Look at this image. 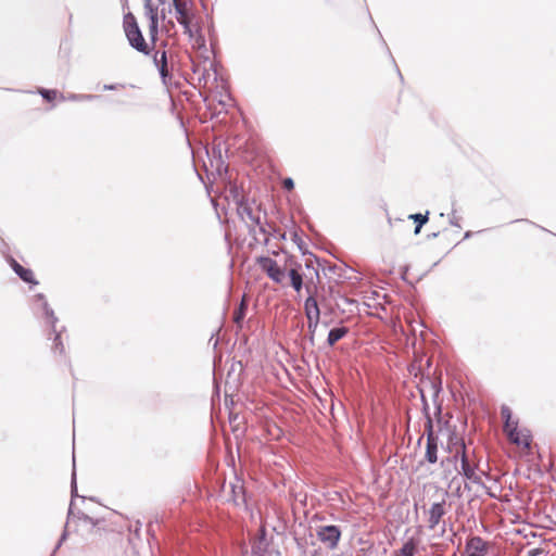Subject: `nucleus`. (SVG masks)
<instances>
[{
  "label": "nucleus",
  "instance_id": "obj_1",
  "mask_svg": "<svg viewBox=\"0 0 556 556\" xmlns=\"http://www.w3.org/2000/svg\"><path fill=\"white\" fill-rule=\"evenodd\" d=\"M123 27L127 41L134 50L147 56L152 54L153 48L147 43L137 18L131 12L124 15Z\"/></svg>",
  "mask_w": 556,
  "mask_h": 556
},
{
  "label": "nucleus",
  "instance_id": "obj_2",
  "mask_svg": "<svg viewBox=\"0 0 556 556\" xmlns=\"http://www.w3.org/2000/svg\"><path fill=\"white\" fill-rule=\"evenodd\" d=\"M460 460V468L457 469L458 473L462 475L466 480L485 488L481 477L477 475L478 464H471L469 460L468 450L465 444V442L460 443V450H457L455 454L452 457H447L446 459L442 460V465H444L445 462L457 464V460Z\"/></svg>",
  "mask_w": 556,
  "mask_h": 556
},
{
  "label": "nucleus",
  "instance_id": "obj_3",
  "mask_svg": "<svg viewBox=\"0 0 556 556\" xmlns=\"http://www.w3.org/2000/svg\"><path fill=\"white\" fill-rule=\"evenodd\" d=\"M341 535L342 530L337 525L319 526L316 529L317 539L331 551L338 547Z\"/></svg>",
  "mask_w": 556,
  "mask_h": 556
},
{
  "label": "nucleus",
  "instance_id": "obj_4",
  "mask_svg": "<svg viewBox=\"0 0 556 556\" xmlns=\"http://www.w3.org/2000/svg\"><path fill=\"white\" fill-rule=\"evenodd\" d=\"M33 309L36 314L41 313V317L50 328L56 326L59 318L43 293H37L33 296Z\"/></svg>",
  "mask_w": 556,
  "mask_h": 556
},
{
  "label": "nucleus",
  "instance_id": "obj_5",
  "mask_svg": "<svg viewBox=\"0 0 556 556\" xmlns=\"http://www.w3.org/2000/svg\"><path fill=\"white\" fill-rule=\"evenodd\" d=\"M256 263L274 282L281 283L283 281L286 268L280 267L274 258L262 255L256 258Z\"/></svg>",
  "mask_w": 556,
  "mask_h": 556
},
{
  "label": "nucleus",
  "instance_id": "obj_6",
  "mask_svg": "<svg viewBox=\"0 0 556 556\" xmlns=\"http://www.w3.org/2000/svg\"><path fill=\"white\" fill-rule=\"evenodd\" d=\"M271 540L267 536V530L262 525L255 536L251 539V556H270L269 546Z\"/></svg>",
  "mask_w": 556,
  "mask_h": 556
},
{
  "label": "nucleus",
  "instance_id": "obj_7",
  "mask_svg": "<svg viewBox=\"0 0 556 556\" xmlns=\"http://www.w3.org/2000/svg\"><path fill=\"white\" fill-rule=\"evenodd\" d=\"M4 258L14 274L25 283L29 285L31 289L39 285V281L35 278L34 271L30 268L22 266L12 255L4 254Z\"/></svg>",
  "mask_w": 556,
  "mask_h": 556
},
{
  "label": "nucleus",
  "instance_id": "obj_8",
  "mask_svg": "<svg viewBox=\"0 0 556 556\" xmlns=\"http://www.w3.org/2000/svg\"><path fill=\"white\" fill-rule=\"evenodd\" d=\"M153 63L157 68L162 83L169 85L173 79L172 68L168 66V59L166 50H157L153 53Z\"/></svg>",
  "mask_w": 556,
  "mask_h": 556
},
{
  "label": "nucleus",
  "instance_id": "obj_9",
  "mask_svg": "<svg viewBox=\"0 0 556 556\" xmlns=\"http://www.w3.org/2000/svg\"><path fill=\"white\" fill-rule=\"evenodd\" d=\"M206 154L210 161V166L213 168V170L218 175L222 176L223 174H227L228 165L226 164L225 160L223 159V151L220 143L213 144L211 150H206Z\"/></svg>",
  "mask_w": 556,
  "mask_h": 556
},
{
  "label": "nucleus",
  "instance_id": "obj_10",
  "mask_svg": "<svg viewBox=\"0 0 556 556\" xmlns=\"http://www.w3.org/2000/svg\"><path fill=\"white\" fill-rule=\"evenodd\" d=\"M305 290L308 294L306 300L304 301L305 316H311L312 318H320L321 312L319 308L317 295L313 293V289L308 283L305 286Z\"/></svg>",
  "mask_w": 556,
  "mask_h": 556
},
{
  "label": "nucleus",
  "instance_id": "obj_11",
  "mask_svg": "<svg viewBox=\"0 0 556 556\" xmlns=\"http://www.w3.org/2000/svg\"><path fill=\"white\" fill-rule=\"evenodd\" d=\"M193 74L198 75V84L199 86H206L208 83L213 72L214 80H217V70L216 64L214 62H210V67L202 66L201 64H192Z\"/></svg>",
  "mask_w": 556,
  "mask_h": 556
},
{
  "label": "nucleus",
  "instance_id": "obj_12",
  "mask_svg": "<svg viewBox=\"0 0 556 556\" xmlns=\"http://www.w3.org/2000/svg\"><path fill=\"white\" fill-rule=\"evenodd\" d=\"M231 502L236 506L244 505L247 507V491L243 482L236 478V482L230 483Z\"/></svg>",
  "mask_w": 556,
  "mask_h": 556
},
{
  "label": "nucleus",
  "instance_id": "obj_13",
  "mask_svg": "<svg viewBox=\"0 0 556 556\" xmlns=\"http://www.w3.org/2000/svg\"><path fill=\"white\" fill-rule=\"evenodd\" d=\"M445 515V501L435 502L429 509V528L434 529L439 525L441 518Z\"/></svg>",
  "mask_w": 556,
  "mask_h": 556
},
{
  "label": "nucleus",
  "instance_id": "obj_14",
  "mask_svg": "<svg viewBox=\"0 0 556 556\" xmlns=\"http://www.w3.org/2000/svg\"><path fill=\"white\" fill-rule=\"evenodd\" d=\"M350 332V329L346 326H343L340 321V325L337 327H333L329 330L326 344L329 348H332L336 345L337 342L345 338Z\"/></svg>",
  "mask_w": 556,
  "mask_h": 556
},
{
  "label": "nucleus",
  "instance_id": "obj_15",
  "mask_svg": "<svg viewBox=\"0 0 556 556\" xmlns=\"http://www.w3.org/2000/svg\"><path fill=\"white\" fill-rule=\"evenodd\" d=\"M229 197L232 199L237 207H241L249 202V199L244 194L243 188L238 186L236 182H231L228 188Z\"/></svg>",
  "mask_w": 556,
  "mask_h": 556
},
{
  "label": "nucleus",
  "instance_id": "obj_16",
  "mask_svg": "<svg viewBox=\"0 0 556 556\" xmlns=\"http://www.w3.org/2000/svg\"><path fill=\"white\" fill-rule=\"evenodd\" d=\"M431 388L433 390L432 401H433L434 406H435L434 417H435L437 424H442L443 407H442V403L438 402L439 395H440V393L442 391V383L441 382H431Z\"/></svg>",
  "mask_w": 556,
  "mask_h": 556
},
{
  "label": "nucleus",
  "instance_id": "obj_17",
  "mask_svg": "<svg viewBox=\"0 0 556 556\" xmlns=\"http://www.w3.org/2000/svg\"><path fill=\"white\" fill-rule=\"evenodd\" d=\"M237 213L242 220L244 219V217H247L254 225L261 226V217L253 213L251 204L249 202L242 205L241 207H237Z\"/></svg>",
  "mask_w": 556,
  "mask_h": 556
},
{
  "label": "nucleus",
  "instance_id": "obj_18",
  "mask_svg": "<svg viewBox=\"0 0 556 556\" xmlns=\"http://www.w3.org/2000/svg\"><path fill=\"white\" fill-rule=\"evenodd\" d=\"M438 447L439 441H426L425 459L429 464H435L438 462Z\"/></svg>",
  "mask_w": 556,
  "mask_h": 556
},
{
  "label": "nucleus",
  "instance_id": "obj_19",
  "mask_svg": "<svg viewBox=\"0 0 556 556\" xmlns=\"http://www.w3.org/2000/svg\"><path fill=\"white\" fill-rule=\"evenodd\" d=\"M508 425H504V431L508 438V440L514 444H519L520 441L518 439V419H511V422H507Z\"/></svg>",
  "mask_w": 556,
  "mask_h": 556
},
{
  "label": "nucleus",
  "instance_id": "obj_20",
  "mask_svg": "<svg viewBox=\"0 0 556 556\" xmlns=\"http://www.w3.org/2000/svg\"><path fill=\"white\" fill-rule=\"evenodd\" d=\"M100 98V96L91 93H68L66 97L61 94L62 100H67L72 102H90L98 100Z\"/></svg>",
  "mask_w": 556,
  "mask_h": 556
},
{
  "label": "nucleus",
  "instance_id": "obj_21",
  "mask_svg": "<svg viewBox=\"0 0 556 556\" xmlns=\"http://www.w3.org/2000/svg\"><path fill=\"white\" fill-rule=\"evenodd\" d=\"M50 329H51V332L53 333L52 351L54 353H59L61 355L64 354L65 353V348H64V344L62 342L61 336H62V331L65 330V327H62L61 330H58L56 326L54 328H50Z\"/></svg>",
  "mask_w": 556,
  "mask_h": 556
},
{
  "label": "nucleus",
  "instance_id": "obj_22",
  "mask_svg": "<svg viewBox=\"0 0 556 556\" xmlns=\"http://www.w3.org/2000/svg\"><path fill=\"white\" fill-rule=\"evenodd\" d=\"M288 276L290 278L291 287L294 289V291L300 292L304 285L303 276L300 270H298V268H290Z\"/></svg>",
  "mask_w": 556,
  "mask_h": 556
},
{
  "label": "nucleus",
  "instance_id": "obj_23",
  "mask_svg": "<svg viewBox=\"0 0 556 556\" xmlns=\"http://www.w3.org/2000/svg\"><path fill=\"white\" fill-rule=\"evenodd\" d=\"M76 497H80L83 501L87 498L86 496H81L78 494L75 453L73 452V469L71 475V501L74 502Z\"/></svg>",
  "mask_w": 556,
  "mask_h": 556
},
{
  "label": "nucleus",
  "instance_id": "obj_24",
  "mask_svg": "<svg viewBox=\"0 0 556 556\" xmlns=\"http://www.w3.org/2000/svg\"><path fill=\"white\" fill-rule=\"evenodd\" d=\"M143 2L144 13L149 20V24H152V22L159 24L160 17L157 7L153 5L152 0H143Z\"/></svg>",
  "mask_w": 556,
  "mask_h": 556
},
{
  "label": "nucleus",
  "instance_id": "obj_25",
  "mask_svg": "<svg viewBox=\"0 0 556 556\" xmlns=\"http://www.w3.org/2000/svg\"><path fill=\"white\" fill-rule=\"evenodd\" d=\"M248 311V303L242 300L238 307L233 312V323L237 325L238 328H242L243 320L245 318Z\"/></svg>",
  "mask_w": 556,
  "mask_h": 556
},
{
  "label": "nucleus",
  "instance_id": "obj_26",
  "mask_svg": "<svg viewBox=\"0 0 556 556\" xmlns=\"http://www.w3.org/2000/svg\"><path fill=\"white\" fill-rule=\"evenodd\" d=\"M417 553L415 542L410 539L403 543L402 547L394 553V556H414Z\"/></svg>",
  "mask_w": 556,
  "mask_h": 556
},
{
  "label": "nucleus",
  "instance_id": "obj_27",
  "mask_svg": "<svg viewBox=\"0 0 556 556\" xmlns=\"http://www.w3.org/2000/svg\"><path fill=\"white\" fill-rule=\"evenodd\" d=\"M307 318V329H308V342L311 346L315 345V332L317 330V327L320 323V318H312L311 316Z\"/></svg>",
  "mask_w": 556,
  "mask_h": 556
},
{
  "label": "nucleus",
  "instance_id": "obj_28",
  "mask_svg": "<svg viewBox=\"0 0 556 556\" xmlns=\"http://www.w3.org/2000/svg\"><path fill=\"white\" fill-rule=\"evenodd\" d=\"M518 439L520 441V443L518 444L519 446H522L526 450H529L531 447L532 434L529 429H527V428L519 429L518 430Z\"/></svg>",
  "mask_w": 556,
  "mask_h": 556
},
{
  "label": "nucleus",
  "instance_id": "obj_29",
  "mask_svg": "<svg viewBox=\"0 0 556 556\" xmlns=\"http://www.w3.org/2000/svg\"><path fill=\"white\" fill-rule=\"evenodd\" d=\"M324 263L327 264V267H323V271L325 275L333 274L337 275L339 278L346 279V276L344 275L345 268H342L336 264H331L328 261H324Z\"/></svg>",
  "mask_w": 556,
  "mask_h": 556
},
{
  "label": "nucleus",
  "instance_id": "obj_30",
  "mask_svg": "<svg viewBox=\"0 0 556 556\" xmlns=\"http://www.w3.org/2000/svg\"><path fill=\"white\" fill-rule=\"evenodd\" d=\"M462 442H465V441L457 437L456 431H450L448 440H447V451L450 453H452L454 448H455V452L457 450H460Z\"/></svg>",
  "mask_w": 556,
  "mask_h": 556
},
{
  "label": "nucleus",
  "instance_id": "obj_31",
  "mask_svg": "<svg viewBox=\"0 0 556 556\" xmlns=\"http://www.w3.org/2000/svg\"><path fill=\"white\" fill-rule=\"evenodd\" d=\"M429 211H426V213H414L408 216L410 220L414 222L416 226H425L429 220Z\"/></svg>",
  "mask_w": 556,
  "mask_h": 556
},
{
  "label": "nucleus",
  "instance_id": "obj_32",
  "mask_svg": "<svg viewBox=\"0 0 556 556\" xmlns=\"http://www.w3.org/2000/svg\"><path fill=\"white\" fill-rule=\"evenodd\" d=\"M425 433L427 437L426 441H439L438 434H435L433 430V420L432 418H428L425 424Z\"/></svg>",
  "mask_w": 556,
  "mask_h": 556
},
{
  "label": "nucleus",
  "instance_id": "obj_33",
  "mask_svg": "<svg viewBox=\"0 0 556 556\" xmlns=\"http://www.w3.org/2000/svg\"><path fill=\"white\" fill-rule=\"evenodd\" d=\"M238 370V378L236 380H239L240 376L244 372V365L241 361H233L230 368L227 372V378L230 379L232 375Z\"/></svg>",
  "mask_w": 556,
  "mask_h": 556
},
{
  "label": "nucleus",
  "instance_id": "obj_34",
  "mask_svg": "<svg viewBox=\"0 0 556 556\" xmlns=\"http://www.w3.org/2000/svg\"><path fill=\"white\" fill-rule=\"evenodd\" d=\"M291 239L298 245L299 250L303 255H309L311 252L306 249L305 242L300 237L298 230L293 231Z\"/></svg>",
  "mask_w": 556,
  "mask_h": 556
},
{
  "label": "nucleus",
  "instance_id": "obj_35",
  "mask_svg": "<svg viewBox=\"0 0 556 556\" xmlns=\"http://www.w3.org/2000/svg\"><path fill=\"white\" fill-rule=\"evenodd\" d=\"M38 93L47 102L54 101L58 96V91L55 89H47V88H38Z\"/></svg>",
  "mask_w": 556,
  "mask_h": 556
},
{
  "label": "nucleus",
  "instance_id": "obj_36",
  "mask_svg": "<svg viewBox=\"0 0 556 556\" xmlns=\"http://www.w3.org/2000/svg\"><path fill=\"white\" fill-rule=\"evenodd\" d=\"M175 9V13H176V18H177V22L179 23L180 21H184V20H188L189 16H188V11H187V3H182V4H176L174 7Z\"/></svg>",
  "mask_w": 556,
  "mask_h": 556
},
{
  "label": "nucleus",
  "instance_id": "obj_37",
  "mask_svg": "<svg viewBox=\"0 0 556 556\" xmlns=\"http://www.w3.org/2000/svg\"><path fill=\"white\" fill-rule=\"evenodd\" d=\"M74 505H75V504H74V502H73V501H71V502H70V506H68V510H67V520H68V522H70L71 520H73V521H75V520L80 521V520H81L83 515H85V513H84V511H81V510H79V509H78L77 511H75V510H74Z\"/></svg>",
  "mask_w": 556,
  "mask_h": 556
},
{
  "label": "nucleus",
  "instance_id": "obj_38",
  "mask_svg": "<svg viewBox=\"0 0 556 556\" xmlns=\"http://www.w3.org/2000/svg\"><path fill=\"white\" fill-rule=\"evenodd\" d=\"M149 38L153 48L159 39V24H155V22L149 24Z\"/></svg>",
  "mask_w": 556,
  "mask_h": 556
},
{
  "label": "nucleus",
  "instance_id": "obj_39",
  "mask_svg": "<svg viewBox=\"0 0 556 556\" xmlns=\"http://www.w3.org/2000/svg\"><path fill=\"white\" fill-rule=\"evenodd\" d=\"M501 416L504 425H508L507 422H511V419H514L511 409L505 404L501 407Z\"/></svg>",
  "mask_w": 556,
  "mask_h": 556
},
{
  "label": "nucleus",
  "instance_id": "obj_40",
  "mask_svg": "<svg viewBox=\"0 0 556 556\" xmlns=\"http://www.w3.org/2000/svg\"><path fill=\"white\" fill-rule=\"evenodd\" d=\"M313 293L317 295L318 304L326 305L327 303V292L325 287H321L320 291H318L317 287L314 286Z\"/></svg>",
  "mask_w": 556,
  "mask_h": 556
},
{
  "label": "nucleus",
  "instance_id": "obj_41",
  "mask_svg": "<svg viewBox=\"0 0 556 556\" xmlns=\"http://www.w3.org/2000/svg\"><path fill=\"white\" fill-rule=\"evenodd\" d=\"M266 225L271 229V232H269L268 236H271L280 240H286V233L280 232V230L269 222H266Z\"/></svg>",
  "mask_w": 556,
  "mask_h": 556
},
{
  "label": "nucleus",
  "instance_id": "obj_42",
  "mask_svg": "<svg viewBox=\"0 0 556 556\" xmlns=\"http://www.w3.org/2000/svg\"><path fill=\"white\" fill-rule=\"evenodd\" d=\"M421 404H422L421 410H422V415H424L425 419L428 420V418H432L430 415L429 403H428L422 391H421Z\"/></svg>",
  "mask_w": 556,
  "mask_h": 556
},
{
  "label": "nucleus",
  "instance_id": "obj_43",
  "mask_svg": "<svg viewBox=\"0 0 556 556\" xmlns=\"http://www.w3.org/2000/svg\"><path fill=\"white\" fill-rule=\"evenodd\" d=\"M336 299L342 301L343 304H345V305H356L357 304L356 300L351 299V298L346 296L345 294H342L341 292H337Z\"/></svg>",
  "mask_w": 556,
  "mask_h": 556
},
{
  "label": "nucleus",
  "instance_id": "obj_44",
  "mask_svg": "<svg viewBox=\"0 0 556 556\" xmlns=\"http://www.w3.org/2000/svg\"><path fill=\"white\" fill-rule=\"evenodd\" d=\"M281 186L285 191H292L294 189L295 184L291 177H286L283 178Z\"/></svg>",
  "mask_w": 556,
  "mask_h": 556
},
{
  "label": "nucleus",
  "instance_id": "obj_45",
  "mask_svg": "<svg viewBox=\"0 0 556 556\" xmlns=\"http://www.w3.org/2000/svg\"><path fill=\"white\" fill-rule=\"evenodd\" d=\"M179 24L184 27L185 34H187L189 37H193L190 17L188 20L180 21Z\"/></svg>",
  "mask_w": 556,
  "mask_h": 556
},
{
  "label": "nucleus",
  "instance_id": "obj_46",
  "mask_svg": "<svg viewBox=\"0 0 556 556\" xmlns=\"http://www.w3.org/2000/svg\"><path fill=\"white\" fill-rule=\"evenodd\" d=\"M438 432L441 434H443L444 431H447V433H450V431H455V428L452 429L448 420H445L444 418L442 419V424H438Z\"/></svg>",
  "mask_w": 556,
  "mask_h": 556
},
{
  "label": "nucleus",
  "instance_id": "obj_47",
  "mask_svg": "<svg viewBox=\"0 0 556 556\" xmlns=\"http://www.w3.org/2000/svg\"><path fill=\"white\" fill-rule=\"evenodd\" d=\"M288 265L290 266V268H298V270H300V269H301V264H299V263L296 262L295 257H294V256H292V255H288V256L286 257L285 266H288Z\"/></svg>",
  "mask_w": 556,
  "mask_h": 556
},
{
  "label": "nucleus",
  "instance_id": "obj_48",
  "mask_svg": "<svg viewBox=\"0 0 556 556\" xmlns=\"http://www.w3.org/2000/svg\"><path fill=\"white\" fill-rule=\"evenodd\" d=\"M314 262H315V261H314V258H312V257L309 256V258H307V260H306V262H305V267H306L307 269H313V270H314V274H315V276H316V278H317V281L319 282V279H320V277H319V271H318V269H317V268H315V267H314Z\"/></svg>",
  "mask_w": 556,
  "mask_h": 556
},
{
  "label": "nucleus",
  "instance_id": "obj_49",
  "mask_svg": "<svg viewBox=\"0 0 556 556\" xmlns=\"http://www.w3.org/2000/svg\"><path fill=\"white\" fill-rule=\"evenodd\" d=\"M545 551L542 547H533L527 551L526 556H543Z\"/></svg>",
  "mask_w": 556,
  "mask_h": 556
},
{
  "label": "nucleus",
  "instance_id": "obj_50",
  "mask_svg": "<svg viewBox=\"0 0 556 556\" xmlns=\"http://www.w3.org/2000/svg\"><path fill=\"white\" fill-rule=\"evenodd\" d=\"M103 522H104L103 518H93L92 517V521H89L87 525H90V531H93V529H96V528L99 529V526Z\"/></svg>",
  "mask_w": 556,
  "mask_h": 556
},
{
  "label": "nucleus",
  "instance_id": "obj_51",
  "mask_svg": "<svg viewBox=\"0 0 556 556\" xmlns=\"http://www.w3.org/2000/svg\"><path fill=\"white\" fill-rule=\"evenodd\" d=\"M121 87H124V85H122V84H104L103 87H102V90H104V91H114V90H117Z\"/></svg>",
  "mask_w": 556,
  "mask_h": 556
},
{
  "label": "nucleus",
  "instance_id": "obj_52",
  "mask_svg": "<svg viewBox=\"0 0 556 556\" xmlns=\"http://www.w3.org/2000/svg\"><path fill=\"white\" fill-rule=\"evenodd\" d=\"M67 529H68V520H66L64 529H63V531H62V533H61V535L59 538V541L61 543H64L67 540V538H68V530Z\"/></svg>",
  "mask_w": 556,
  "mask_h": 556
},
{
  "label": "nucleus",
  "instance_id": "obj_53",
  "mask_svg": "<svg viewBox=\"0 0 556 556\" xmlns=\"http://www.w3.org/2000/svg\"><path fill=\"white\" fill-rule=\"evenodd\" d=\"M456 210L453 208L450 217V225L460 228V225L458 223V218L455 216Z\"/></svg>",
  "mask_w": 556,
  "mask_h": 556
},
{
  "label": "nucleus",
  "instance_id": "obj_54",
  "mask_svg": "<svg viewBox=\"0 0 556 556\" xmlns=\"http://www.w3.org/2000/svg\"><path fill=\"white\" fill-rule=\"evenodd\" d=\"M309 256L312 258H314L315 263L317 264L318 268L320 267L323 269V267H327V264L324 263L325 260H320L319 257H317L316 255H314L313 253H309Z\"/></svg>",
  "mask_w": 556,
  "mask_h": 556
},
{
  "label": "nucleus",
  "instance_id": "obj_55",
  "mask_svg": "<svg viewBox=\"0 0 556 556\" xmlns=\"http://www.w3.org/2000/svg\"><path fill=\"white\" fill-rule=\"evenodd\" d=\"M387 51H388V53H389V55H390V58H391V60H392V62H393V64H394V66H395V68H396V72H397V74H399V77H400L401 79H403L402 73H401V72H400V70H399V67H397V65H396V63H395V60H394V58H393V56H392V54H391V51H390L389 47H387Z\"/></svg>",
  "mask_w": 556,
  "mask_h": 556
},
{
  "label": "nucleus",
  "instance_id": "obj_56",
  "mask_svg": "<svg viewBox=\"0 0 556 556\" xmlns=\"http://www.w3.org/2000/svg\"><path fill=\"white\" fill-rule=\"evenodd\" d=\"M294 541H295V543H296V547H298L299 549H301V551L305 552V547H304V544H303L302 540L295 536V538H294Z\"/></svg>",
  "mask_w": 556,
  "mask_h": 556
},
{
  "label": "nucleus",
  "instance_id": "obj_57",
  "mask_svg": "<svg viewBox=\"0 0 556 556\" xmlns=\"http://www.w3.org/2000/svg\"><path fill=\"white\" fill-rule=\"evenodd\" d=\"M326 292H328L329 296H333L336 299V295H337L338 291H336L332 286H329V288H328V290Z\"/></svg>",
  "mask_w": 556,
  "mask_h": 556
},
{
  "label": "nucleus",
  "instance_id": "obj_58",
  "mask_svg": "<svg viewBox=\"0 0 556 556\" xmlns=\"http://www.w3.org/2000/svg\"><path fill=\"white\" fill-rule=\"evenodd\" d=\"M248 232L251 237H253L254 240H257L256 239V236H255V228L253 226H248Z\"/></svg>",
  "mask_w": 556,
  "mask_h": 556
},
{
  "label": "nucleus",
  "instance_id": "obj_59",
  "mask_svg": "<svg viewBox=\"0 0 556 556\" xmlns=\"http://www.w3.org/2000/svg\"><path fill=\"white\" fill-rule=\"evenodd\" d=\"M62 544H63V543H61L60 541H58V543L55 544V546H54V548H53V551H52V553H51V555H50V556H55L56 552L61 548Z\"/></svg>",
  "mask_w": 556,
  "mask_h": 556
},
{
  "label": "nucleus",
  "instance_id": "obj_60",
  "mask_svg": "<svg viewBox=\"0 0 556 556\" xmlns=\"http://www.w3.org/2000/svg\"><path fill=\"white\" fill-rule=\"evenodd\" d=\"M80 521L87 525L89 521H92V517L87 515V514H85V515H83Z\"/></svg>",
  "mask_w": 556,
  "mask_h": 556
},
{
  "label": "nucleus",
  "instance_id": "obj_61",
  "mask_svg": "<svg viewBox=\"0 0 556 556\" xmlns=\"http://www.w3.org/2000/svg\"><path fill=\"white\" fill-rule=\"evenodd\" d=\"M265 226H267V225H266V223H265V224H263V223L261 222V226H258V231H260L261 233H263V235H268V232H267V230H266V227H265Z\"/></svg>",
  "mask_w": 556,
  "mask_h": 556
},
{
  "label": "nucleus",
  "instance_id": "obj_62",
  "mask_svg": "<svg viewBox=\"0 0 556 556\" xmlns=\"http://www.w3.org/2000/svg\"><path fill=\"white\" fill-rule=\"evenodd\" d=\"M439 235H440V231H435V232L428 233V235H427V239H428V240L435 239V238H438V237H439Z\"/></svg>",
  "mask_w": 556,
  "mask_h": 556
},
{
  "label": "nucleus",
  "instance_id": "obj_63",
  "mask_svg": "<svg viewBox=\"0 0 556 556\" xmlns=\"http://www.w3.org/2000/svg\"><path fill=\"white\" fill-rule=\"evenodd\" d=\"M319 324H320L323 327L327 328V327H329V326H330L331 320H326V319H324V320H320V323H319Z\"/></svg>",
  "mask_w": 556,
  "mask_h": 556
},
{
  "label": "nucleus",
  "instance_id": "obj_64",
  "mask_svg": "<svg viewBox=\"0 0 556 556\" xmlns=\"http://www.w3.org/2000/svg\"><path fill=\"white\" fill-rule=\"evenodd\" d=\"M198 41H199L201 47L205 46V38L202 35L199 36Z\"/></svg>",
  "mask_w": 556,
  "mask_h": 556
}]
</instances>
